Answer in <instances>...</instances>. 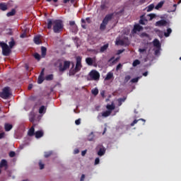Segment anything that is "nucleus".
I'll return each instance as SVG.
<instances>
[{"instance_id": "nucleus-30", "label": "nucleus", "mask_w": 181, "mask_h": 181, "mask_svg": "<svg viewBox=\"0 0 181 181\" xmlns=\"http://www.w3.org/2000/svg\"><path fill=\"white\" fill-rule=\"evenodd\" d=\"M139 64H141L139 59H135L132 63L133 67H136V66H139Z\"/></svg>"}, {"instance_id": "nucleus-28", "label": "nucleus", "mask_w": 181, "mask_h": 181, "mask_svg": "<svg viewBox=\"0 0 181 181\" xmlns=\"http://www.w3.org/2000/svg\"><path fill=\"white\" fill-rule=\"evenodd\" d=\"M34 43H35V45H40L41 42L40 36H35L34 37Z\"/></svg>"}, {"instance_id": "nucleus-9", "label": "nucleus", "mask_w": 181, "mask_h": 181, "mask_svg": "<svg viewBox=\"0 0 181 181\" xmlns=\"http://www.w3.org/2000/svg\"><path fill=\"white\" fill-rule=\"evenodd\" d=\"M11 4H12V1L8 2L7 5L5 3H0L1 11H6L9 5H11Z\"/></svg>"}, {"instance_id": "nucleus-63", "label": "nucleus", "mask_w": 181, "mask_h": 181, "mask_svg": "<svg viewBox=\"0 0 181 181\" xmlns=\"http://www.w3.org/2000/svg\"><path fill=\"white\" fill-rule=\"evenodd\" d=\"M84 179H86V175L83 174L81 177L80 181H84Z\"/></svg>"}, {"instance_id": "nucleus-21", "label": "nucleus", "mask_w": 181, "mask_h": 181, "mask_svg": "<svg viewBox=\"0 0 181 181\" xmlns=\"http://www.w3.org/2000/svg\"><path fill=\"white\" fill-rule=\"evenodd\" d=\"M144 28L142 26L139 25V24H136V25H134V32H141V30H142Z\"/></svg>"}, {"instance_id": "nucleus-36", "label": "nucleus", "mask_w": 181, "mask_h": 181, "mask_svg": "<svg viewBox=\"0 0 181 181\" xmlns=\"http://www.w3.org/2000/svg\"><path fill=\"white\" fill-rule=\"evenodd\" d=\"M171 33H172V29L168 28L167 29V33H165L164 35L165 36V37H169V36H170Z\"/></svg>"}, {"instance_id": "nucleus-62", "label": "nucleus", "mask_w": 181, "mask_h": 181, "mask_svg": "<svg viewBox=\"0 0 181 181\" xmlns=\"http://www.w3.org/2000/svg\"><path fill=\"white\" fill-rule=\"evenodd\" d=\"M69 25H70V26H75L76 25V22H74V21H69Z\"/></svg>"}, {"instance_id": "nucleus-60", "label": "nucleus", "mask_w": 181, "mask_h": 181, "mask_svg": "<svg viewBox=\"0 0 181 181\" xmlns=\"http://www.w3.org/2000/svg\"><path fill=\"white\" fill-rule=\"evenodd\" d=\"M124 50H125V49H119V50L117 51V54H121L122 53H124Z\"/></svg>"}, {"instance_id": "nucleus-47", "label": "nucleus", "mask_w": 181, "mask_h": 181, "mask_svg": "<svg viewBox=\"0 0 181 181\" xmlns=\"http://www.w3.org/2000/svg\"><path fill=\"white\" fill-rule=\"evenodd\" d=\"M88 141H94V136H93V133H91V134L88 136Z\"/></svg>"}, {"instance_id": "nucleus-45", "label": "nucleus", "mask_w": 181, "mask_h": 181, "mask_svg": "<svg viewBox=\"0 0 181 181\" xmlns=\"http://www.w3.org/2000/svg\"><path fill=\"white\" fill-rule=\"evenodd\" d=\"M100 9L101 11H104L105 9H107V4H105V3L101 4Z\"/></svg>"}, {"instance_id": "nucleus-1", "label": "nucleus", "mask_w": 181, "mask_h": 181, "mask_svg": "<svg viewBox=\"0 0 181 181\" xmlns=\"http://www.w3.org/2000/svg\"><path fill=\"white\" fill-rule=\"evenodd\" d=\"M53 26L54 33H60L63 30L64 25L62 20L47 19V29H52Z\"/></svg>"}, {"instance_id": "nucleus-57", "label": "nucleus", "mask_w": 181, "mask_h": 181, "mask_svg": "<svg viewBox=\"0 0 181 181\" xmlns=\"http://www.w3.org/2000/svg\"><path fill=\"white\" fill-rule=\"evenodd\" d=\"M7 35H13V33H12V29L7 30Z\"/></svg>"}, {"instance_id": "nucleus-58", "label": "nucleus", "mask_w": 181, "mask_h": 181, "mask_svg": "<svg viewBox=\"0 0 181 181\" xmlns=\"http://www.w3.org/2000/svg\"><path fill=\"white\" fill-rule=\"evenodd\" d=\"M73 30H74V32H77V30H78L77 25H75L73 26Z\"/></svg>"}, {"instance_id": "nucleus-20", "label": "nucleus", "mask_w": 181, "mask_h": 181, "mask_svg": "<svg viewBox=\"0 0 181 181\" xmlns=\"http://www.w3.org/2000/svg\"><path fill=\"white\" fill-rule=\"evenodd\" d=\"M106 108L107 111L110 112L111 114L112 112V110H115V105H114V103H112L111 105H107Z\"/></svg>"}, {"instance_id": "nucleus-64", "label": "nucleus", "mask_w": 181, "mask_h": 181, "mask_svg": "<svg viewBox=\"0 0 181 181\" xmlns=\"http://www.w3.org/2000/svg\"><path fill=\"white\" fill-rule=\"evenodd\" d=\"M118 60H119V57H117L115 59H114L113 61H112V63L114 64V63H117V62H118Z\"/></svg>"}, {"instance_id": "nucleus-33", "label": "nucleus", "mask_w": 181, "mask_h": 181, "mask_svg": "<svg viewBox=\"0 0 181 181\" xmlns=\"http://www.w3.org/2000/svg\"><path fill=\"white\" fill-rule=\"evenodd\" d=\"M16 13V10L13 8L11 11L7 13V16H13Z\"/></svg>"}, {"instance_id": "nucleus-56", "label": "nucleus", "mask_w": 181, "mask_h": 181, "mask_svg": "<svg viewBox=\"0 0 181 181\" xmlns=\"http://www.w3.org/2000/svg\"><path fill=\"white\" fill-rule=\"evenodd\" d=\"M100 95L103 97V98H105V90H101Z\"/></svg>"}, {"instance_id": "nucleus-38", "label": "nucleus", "mask_w": 181, "mask_h": 181, "mask_svg": "<svg viewBox=\"0 0 181 181\" xmlns=\"http://www.w3.org/2000/svg\"><path fill=\"white\" fill-rule=\"evenodd\" d=\"M116 45H119V46H124V45H125V41H124V40H119L116 41Z\"/></svg>"}, {"instance_id": "nucleus-29", "label": "nucleus", "mask_w": 181, "mask_h": 181, "mask_svg": "<svg viewBox=\"0 0 181 181\" xmlns=\"http://www.w3.org/2000/svg\"><path fill=\"white\" fill-rule=\"evenodd\" d=\"M15 40L13 39V37L11 38V42H8V45L10 47V49H12L13 47V46H15Z\"/></svg>"}, {"instance_id": "nucleus-34", "label": "nucleus", "mask_w": 181, "mask_h": 181, "mask_svg": "<svg viewBox=\"0 0 181 181\" xmlns=\"http://www.w3.org/2000/svg\"><path fill=\"white\" fill-rule=\"evenodd\" d=\"M76 73H78V71L77 70H76V69H71V70H69V76H74L76 74Z\"/></svg>"}, {"instance_id": "nucleus-31", "label": "nucleus", "mask_w": 181, "mask_h": 181, "mask_svg": "<svg viewBox=\"0 0 181 181\" xmlns=\"http://www.w3.org/2000/svg\"><path fill=\"white\" fill-rule=\"evenodd\" d=\"M165 4L164 1H160L156 6V9H160L162 6H163V4Z\"/></svg>"}, {"instance_id": "nucleus-41", "label": "nucleus", "mask_w": 181, "mask_h": 181, "mask_svg": "<svg viewBox=\"0 0 181 181\" xmlns=\"http://www.w3.org/2000/svg\"><path fill=\"white\" fill-rule=\"evenodd\" d=\"M45 80H47V81H50L53 80V74L47 75L45 77Z\"/></svg>"}, {"instance_id": "nucleus-42", "label": "nucleus", "mask_w": 181, "mask_h": 181, "mask_svg": "<svg viewBox=\"0 0 181 181\" xmlns=\"http://www.w3.org/2000/svg\"><path fill=\"white\" fill-rule=\"evenodd\" d=\"M45 107L44 105L41 106L39 109V113L40 114H43V112H45Z\"/></svg>"}, {"instance_id": "nucleus-61", "label": "nucleus", "mask_w": 181, "mask_h": 181, "mask_svg": "<svg viewBox=\"0 0 181 181\" xmlns=\"http://www.w3.org/2000/svg\"><path fill=\"white\" fill-rule=\"evenodd\" d=\"M5 138V132L0 133V139Z\"/></svg>"}, {"instance_id": "nucleus-26", "label": "nucleus", "mask_w": 181, "mask_h": 181, "mask_svg": "<svg viewBox=\"0 0 181 181\" xmlns=\"http://www.w3.org/2000/svg\"><path fill=\"white\" fill-rule=\"evenodd\" d=\"M13 127V126L12 124H10L8 123H6L4 125L5 131H6L7 132L11 131Z\"/></svg>"}, {"instance_id": "nucleus-19", "label": "nucleus", "mask_w": 181, "mask_h": 181, "mask_svg": "<svg viewBox=\"0 0 181 181\" xmlns=\"http://www.w3.org/2000/svg\"><path fill=\"white\" fill-rule=\"evenodd\" d=\"M153 45L154 47H157V49H160V42H159V40L155 39L153 41Z\"/></svg>"}, {"instance_id": "nucleus-50", "label": "nucleus", "mask_w": 181, "mask_h": 181, "mask_svg": "<svg viewBox=\"0 0 181 181\" xmlns=\"http://www.w3.org/2000/svg\"><path fill=\"white\" fill-rule=\"evenodd\" d=\"M34 57L35 59H36V60H40V54H39L38 53H35L34 54Z\"/></svg>"}, {"instance_id": "nucleus-16", "label": "nucleus", "mask_w": 181, "mask_h": 181, "mask_svg": "<svg viewBox=\"0 0 181 181\" xmlns=\"http://www.w3.org/2000/svg\"><path fill=\"white\" fill-rule=\"evenodd\" d=\"M110 115H111V112L106 110L102 112L101 115H99L98 118H100V117H103V118H107V117H110Z\"/></svg>"}, {"instance_id": "nucleus-48", "label": "nucleus", "mask_w": 181, "mask_h": 181, "mask_svg": "<svg viewBox=\"0 0 181 181\" xmlns=\"http://www.w3.org/2000/svg\"><path fill=\"white\" fill-rule=\"evenodd\" d=\"M131 80V76L127 75L124 78V83H128Z\"/></svg>"}, {"instance_id": "nucleus-23", "label": "nucleus", "mask_w": 181, "mask_h": 181, "mask_svg": "<svg viewBox=\"0 0 181 181\" xmlns=\"http://www.w3.org/2000/svg\"><path fill=\"white\" fill-rule=\"evenodd\" d=\"M47 49L45 47H41V56L42 57H46Z\"/></svg>"}, {"instance_id": "nucleus-54", "label": "nucleus", "mask_w": 181, "mask_h": 181, "mask_svg": "<svg viewBox=\"0 0 181 181\" xmlns=\"http://www.w3.org/2000/svg\"><path fill=\"white\" fill-rule=\"evenodd\" d=\"M124 13V10H120L119 11H117L116 13H114V15H116V16H117L118 15H122V13Z\"/></svg>"}, {"instance_id": "nucleus-35", "label": "nucleus", "mask_w": 181, "mask_h": 181, "mask_svg": "<svg viewBox=\"0 0 181 181\" xmlns=\"http://www.w3.org/2000/svg\"><path fill=\"white\" fill-rule=\"evenodd\" d=\"M138 121H143L144 122V124H145V119H139V120H137V119H134V121H133V122L132 123H131V127H134V125H135V124H138Z\"/></svg>"}, {"instance_id": "nucleus-40", "label": "nucleus", "mask_w": 181, "mask_h": 181, "mask_svg": "<svg viewBox=\"0 0 181 181\" xmlns=\"http://www.w3.org/2000/svg\"><path fill=\"white\" fill-rule=\"evenodd\" d=\"M91 93L93 95H98V88H95L91 90Z\"/></svg>"}, {"instance_id": "nucleus-55", "label": "nucleus", "mask_w": 181, "mask_h": 181, "mask_svg": "<svg viewBox=\"0 0 181 181\" xmlns=\"http://www.w3.org/2000/svg\"><path fill=\"white\" fill-rule=\"evenodd\" d=\"M76 125H80L81 124V119H78L75 121Z\"/></svg>"}, {"instance_id": "nucleus-14", "label": "nucleus", "mask_w": 181, "mask_h": 181, "mask_svg": "<svg viewBox=\"0 0 181 181\" xmlns=\"http://www.w3.org/2000/svg\"><path fill=\"white\" fill-rule=\"evenodd\" d=\"M34 135L37 139H39V138H42V136H43V135H45V133L43 132V131L39 130V131L35 132V134H34Z\"/></svg>"}, {"instance_id": "nucleus-25", "label": "nucleus", "mask_w": 181, "mask_h": 181, "mask_svg": "<svg viewBox=\"0 0 181 181\" xmlns=\"http://www.w3.org/2000/svg\"><path fill=\"white\" fill-rule=\"evenodd\" d=\"M109 45L108 44H105L103 46H102L100 49L99 52L100 53H104V52H105L107 50V49H108Z\"/></svg>"}, {"instance_id": "nucleus-44", "label": "nucleus", "mask_w": 181, "mask_h": 181, "mask_svg": "<svg viewBox=\"0 0 181 181\" xmlns=\"http://www.w3.org/2000/svg\"><path fill=\"white\" fill-rule=\"evenodd\" d=\"M139 78H141V77L134 78L131 80V83H138V81H139Z\"/></svg>"}, {"instance_id": "nucleus-6", "label": "nucleus", "mask_w": 181, "mask_h": 181, "mask_svg": "<svg viewBox=\"0 0 181 181\" xmlns=\"http://www.w3.org/2000/svg\"><path fill=\"white\" fill-rule=\"evenodd\" d=\"M89 80L93 81L94 80L95 81H97L100 80V73L95 70H92L89 73Z\"/></svg>"}, {"instance_id": "nucleus-7", "label": "nucleus", "mask_w": 181, "mask_h": 181, "mask_svg": "<svg viewBox=\"0 0 181 181\" xmlns=\"http://www.w3.org/2000/svg\"><path fill=\"white\" fill-rule=\"evenodd\" d=\"M81 67H83V65H81V57L78 56L76 57L75 69L76 71H80L81 70Z\"/></svg>"}, {"instance_id": "nucleus-59", "label": "nucleus", "mask_w": 181, "mask_h": 181, "mask_svg": "<svg viewBox=\"0 0 181 181\" xmlns=\"http://www.w3.org/2000/svg\"><path fill=\"white\" fill-rule=\"evenodd\" d=\"M98 163H100V158H96L95 160V165H98Z\"/></svg>"}, {"instance_id": "nucleus-17", "label": "nucleus", "mask_w": 181, "mask_h": 181, "mask_svg": "<svg viewBox=\"0 0 181 181\" xmlns=\"http://www.w3.org/2000/svg\"><path fill=\"white\" fill-rule=\"evenodd\" d=\"M168 22L165 20H160L156 23V26H165Z\"/></svg>"}, {"instance_id": "nucleus-4", "label": "nucleus", "mask_w": 181, "mask_h": 181, "mask_svg": "<svg viewBox=\"0 0 181 181\" xmlns=\"http://www.w3.org/2000/svg\"><path fill=\"white\" fill-rule=\"evenodd\" d=\"M0 47L2 49V53L4 56H9L11 53H12V50L11 49L9 46H8V44L0 42Z\"/></svg>"}, {"instance_id": "nucleus-22", "label": "nucleus", "mask_w": 181, "mask_h": 181, "mask_svg": "<svg viewBox=\"0 0 181 181\" xmlns=\"http://www.w3.org/2000/svg\"><path fill=\"white\" fill-rule=\"evenodd\" d=\"M114 77V74L112 72H109L107 74L106 77L105 78V81L111 80Z\"/></svg>"}, {"instance_id": "nucleus-10", "label": "nucleus", "mask_w": 181, "mask_h": 181, "mask_svg": "<svg viewBox=\"0 0 181 181\" xmlns=\"http://www.w3.org/2000/svg\"><path fill=\"white\" fill-rule=\"evenodd\" d=\"M139 23L140 25H146V23H148V19H146L145 15H142L140 16Z\"/></svg>"}, {"instance_id": "nucleus-32", "label": "nucleus", "mask_w": 181, "mask_h": 181, "mask_svg": "<svg viewBox=\"0 0 181 181\" xmlns=\"http://www.w3.org/2000/svg\"><path fill=\"white\" fill-rule=\"evenodd\" d=\"M53 155V151H45V158H50Z\"/></svg>"}, {"instance_id": "nucleus-8", "label": "nucleus", "mask_w": 181, "mask_h": 181, "mask_svg": "<svg viewBox=\"0 0 181 181\" xmlns=\"http://www.w3.org/2000/svg\"><path fill=\"white\" fill-rule=\"evenodd\" d=\"M47 2H54V4H56L59 1V0H45ZM63 4H69V2H71V4H74L76 2V0H63Z\"/></svg>"}, {"instance_id": "nucleus-2", "label": "nucleus", "mask_w": 181, "mask_h": 181, "mask_svg": "<svg viewBox=\"0 0 181 181\" xmlns=\"http://www.w3.org/2000/svg\"><path fill=\"white\" fill-rule=\"evenodd\" d=\"M71 64V62L70 61H64L63 65V62H62V60L58 59L57 62H55L54 66H58L60 73H64V71H66V70L70 69Z\"/></svg>"}, {"instance_id": "nucleus-39", "label": "nucleus", "mask_w": 181, "mask_h": 181, "mask_svg": "<svg viewBox=\"0 0 181 181\" xmlns=\"http://www.w3.org/2000/svg\"><path fill=\"white\" fill-rule=\"evenodd\" d=\"M153 8H155V5H153V4H150V5L147 7V12H151V11H153Z\"/></svg>"}, {"instance_id": "nucleus-27", "label": "nucleus", "mask_w": 181, "mask_h": 181, "mask_svg": "<svg viewBox=\"0 0 181 181\" xmlns=\"http://www.w3.org/2000/svg\"><path fill=\"white\" fill-rule=\"evenodd\" d=\"M86 62L88 64V66H93V63H94V62L93 61V58L91 57L86 58Z\"/></svg>"}, {"instance_id": "nucleus-37", "label": "nucleus", "mask_w": 181, "mask_h": 181, "mask_svg": "<svg viewBox=\"0 0 181 181\" xmlns=\"http://www.w3.org/2000/svg\"><path fill=\"white\" fill-rule=\"evenodd\" d=\"M43 81H45V78L42 76H39L38 79H37V83L42 84V83H43Z\"/></svg>"}, {"instance_id": "nucleus-43", "label": "nucleus", "mask_w": 181, "mask_h": 181, "mask_svg": "<svg viewBox=\"0 0 181 181\" xmlns=\"http://www.w3.org/2000/svg\"><path fill=\"white\" fill-rule=\"evenodd\" d=\"M147 16H148L150 18L149 21H152V19H153L154 18H156V15L153 14V13H150V14L147 15Z\"/></svg>"}, {"instance_id": "nucleus-3", "label": "nucleus", "mask_w": 181, "mask_h": 181, "mask_svg": "<svg viewBox=\"0 0 181 181\" xmlns=\"http://www.w3.org/2000/svg\"><path fill=\"white\" fill-rule=\"evenodd\" d=\"M114 18V13L107 14L105 17L103 18L102 23L100 25V29L101 30H105V28H107V25H108V22L111 21Z\"/></svg>"}, {"instance_id": "nucleus-5", "label": "nucleus", "mask_w": 181, "mask_h": 181, "mask_svg": "<svg viewBox=\"0 0 181 181\" xmlns=\"http://www.w3.org/2000/svg\"><path fill=\"white\" fill-rule=\"evenodd\" d=\"M11 94L12 93H11V88L6 86L4 88H3L2 92L0 93V97L1 98H4V100H8V98L11 97Z\"/></svg>"}, {"instance_id": "nucleus-51", "label": "nucleus", "mask_w": 181, "mask_h": 181, "mask_svg": "<svg viewBox=\"0 0 181 181\" xmlns=\"http://www.w3.org/2000/svg\"><path fill=\"white\" fill-rule=\"evenodd\" d=\"M139 53H146V48H139Z\"/></svg>"}, {"instance_id": "nucleus-52", "label": "nucleus", "mask_w": 181, "mask_h": 181, "mask_svg": "<svg viewBox=\"0 0 181 181\" xmlns=\"http://www.w3.org/2000/svg\"><path fill=\"white\" fill-rule=\"evenodd\" d=\"M16 155V153H15V151H11L9 153V156L10 158H15V156Z\"/></svg>"}, {"instance_id": "nucleus-24", "label": "nucleus", "mask_w": 181, "mask_h": 181, "mask_svg": "<svg viewBox=\"0 0 181 181\" xmlns=\"http://www.w3.org/2000/svg\"><path fill=\"white\" fill-rule=\"evenodd\" d=\"M126 100H127V97H123L117 99L118 106L121 107L122 105V103H125Z\"/></svg>"}, {"instance_id": "nucleus-15", "label": "nucleus", "mask_w": 181, "mask_h": 181, "mask_svg": "<svg viewBox=\"0 0 181 181\" xmlns=\"http://www.w3.org/2000/svg\"><path fill=\"white\" fill-rule=\"evenodd\" d=\"M30 30V28L29 27L24 28L23 37H29V36H30V34H29Z\"/></svg>"}, {"instance_id": "nucleus-18", "label": "nucleus", "mask_w": 181, "mask_h": 181, "mask_svg": "<svg viewBox=\"0 0 181 181\" xmlns=\"http://www.w3.org/2000/svg\"><path fill=\"white\" fill-rule=\"evenodd\" d=\"M36 118V113L35 112H31L29 115V119L30 122H35Z\"/></svg>"}, {"instance_id": "nucleus-49", "label": "nucleus", "mask_w": 181, "mask_h": 181, "mask_svg": "<svg viewBox=\"0 0 181 181\" xmlns=\"http://www.w3.org/2000/svg\"><path fill=\"white\" fill-rule=\"evenodd\" d=\"M140 37H149V35L146 33H142L140 35Z\"/></svg>"}, {"instance_id": "nucleus-46", "label": "nucleus", "mask_w": 181, "mask_h": 181, "mask_svg": "<svg viewBox=\"0 0 181 181\" xmlns=\"http://www.w3.org/2000/svg\"><path fill=\"white\" fill-rule=\"evenodd\" d=\"M155 56H159L160 54V48H158L155 50L154 52Z\"/></svg>"}, {"instance_id": "nucleus-13", "label": "nucleus", "mask_w": 181, "mask_h": 181, "mask_svg": "<svg viewBox=\"0 0 181 181\" xmlns=\"http://www.w3.org/2000/svg\"><path fill=\"white\" fill-rule=\"evenodd\" d=\"M0 168H5V170L8 169V161L5 159L1 160L0 162Z\"/></svg>"}, {"instance_id": "nucleus-12", "label": "nucleus", "mask_w": 181, "mask_h": 181, "mask_svg": "<svg viewBox=\"0 0 181 181\" xmlns=\"http://www.w3.org/2000/svg\"><path fill=\"white\" fill-rule=\"evenodd\" d=\"M35 133V124H33L28 132V136H34Z\"/></svg>"}, {"instance_id": "nucleus-11", "label": "nucleus", "mask_w": 181, "mask_h": 181, "mask_svg": "<svg viewBox=\"0 0 181 181\" xmlns=\"http://www.w3.org/2000/svg\"><path fill=\"white\" fill-rule=\"evenodd\" d=\"M99 151H98V156H103V155H105V147L100 146Z\"/></svg>"}, {"instance_id": "nucleus-53", "label": "nucleus", "mask_w": 181, "mask_h": 181, "mask_svg": "<svg viewBox=\"0 0 181 181\" xmlns=\"http://www.w3.org/2000/svg\"><path fill=\"white\" fill-rule=\"evenodd\" d=\"M39 166H40V169H45V164H43L42 163V160H40V162H39Z\"/></svg>"}]
</instances>
